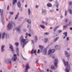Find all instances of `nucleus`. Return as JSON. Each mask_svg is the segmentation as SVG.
<instances>
[{"instance_id":"nucleus-41","label":"nucleus","mask_w":72,"mask_h":72,"mask_svg":"<svg viewBox=\"0 0 72 72\" xmlns=\"http://www.w3.org/2000/svg\"><path fill=\"white\" fill-rule=\"evenodd\" d=\"M33 49H32L31 52V54H33Z\"/></svg>"},{"instance_id":"nucleus-43","label":"nucleus","mask_w":72,"mask_h":72,"mask_svg":"<svg viewBox=\"0 0 72 72\" xmlns=\"http://www.w3.org/2000/svg\"><path fill=\"white\" fill-rule=\"evenodd\" d=\"M10 14L11 15H13L14 14V12H10Z\"/></svg>"},{"instance_id":"nucleus-3","label":"nucleus","mask_w":72,"mask_h":72,"mask_svg":"<svg viewBox=\"0 0 72 72\" xmlns=\"http://www.w3.org/2000/svg\"><path fill=\"white\" fill-rule=\"evenodd\" d=\"M2 39H9V35L8 34H6L5 32H4L2 34Z\"/></svg>"},{"instance_id":"nucleus-53","label":"nucleus","mask_w":72,"mask_h":72,"mask_svg":"<svg viewBox=\"0 0 72 72\" xmlns=\"http://www.w3.org/2000/svg\"><path fill=\"white\" fill-rule=\"evenodd\" d=\"M70 24H71V22H70L68 24V25L69 26H70Z\"/></svg>"},{"instance_id":"nucleus-62","label":"nucleus","mask_w":72,"mask_h":72,"mask_svg":"<svg viewBox=\"0 0 72 72\" xmlns=\"http://www.w3.org/2000/svg\"><path fill=\"white\" fill-rule=\"evenodd\" d=\"M67 22V19H66L65 21V22Z\"/></svg>"},{"instance_id":"nucleus-51","label":"nucleus","mask_w":72,"mask_h":72,"mask_svg":"<svg viewBox=\"0 0 72 72\" xmlns=\"http://www.w3.org/2000/svg\"><path fill=\"white\" fill-rule=\"evenodd\" d=\"M39 8V6L37 5H36L35 6V8H36L37 9Z\"/></svg>"},{"instance_id":"nucleus-42","label":"nucleus","mask_w":72,"mask_h":72,"mask_svg":"<svg viewBox=\"0 0 72 72\" xmlns=\"http://www.w3.org/2000/svg\"><path fill=\"white\" fill-rule=\"evenodd\" d=\"M67 28L66 26H65L63 27V30H66V29Z\"/></svg>"},{"instance_id":"nucleus-57","label":"nucleus","mask_w":72,"mask_h":72,"mask_svg":"<svg viewBox=\"0 0 72 72\" xmlns=\"http://www.w3.org/2000/svg\"><path fill=\"white\" fill-rule=\"evenodd\" d=\"M28 35L29 37H31V35L30 34H28Z\"/></svg>"},{"instance_id":"nucleus-7","label":"nucleus","mask_w":72,"mask_h":72,"mask_svg":"<svg viewBox=\"0 0 72 72\" xmlns=\"http://www.w3.org/2000/svg\"><path fill=\"white\" fill-rule=\"evenodd\" d=\"M9 48L10 49L11 51V52L13 53H14V48H13V46L12 45V44H9Z\"/></svg>"},{"instance_id":"nucleus-64","label":"nucleus","mask_w":72,"mask_h":72,"mask_svg":"<svg viewBox=\"0 0 72 72\" xmlns=\"http://www.w3.org/2000/svg\"><path fill=\"white\" fill-rule=\"evenodd\" d=\"M70 30H72V28H70Z\"/></svg>"},{"instance_id":"nucleus-32","label":"nucleus","mask_w":72,"mask_h":72,"mask_svg":"<svg viewBox=\"0 0 72 72\" xmlns=\"http://www.w3.org/2000/svg\"><path fill=\"white\" fill-rule=\"evenodd\" d=\"M63 35H64L66 36V37H67V32H65L63 33Z\"/></svg>"},{"instance_id":"nucleus-9","label":"nucleus","mask_w":72,"mask_h":72,"mask_svg":"<svg viewBox=\"0 0 72 72\" xmlns=\"http://www.w3.org/2000/svg\"><path fill=\"white\" fill-rule=\"evenodd\" d=\"M5 62L6 63H8V64H11V63H12V61H11V59L10 58L6 60H5Z\"/></svg>"},{"instance_id":"nucleus-12","label":"nucleus","mask_w":72,"mask_h":72,"mask_svg":"<svg viewBox=\"0 0 72 72\" xmlns=\"http://www.w3.org/2000/svg\"><path fill=\"white\" fill-rule=\"evenodd\" d=\"M66 69L65 71L66 72H69L70 71V70H71L70 67L69 66L66 68Z\"/></svg>"},{"instance_id":"nucleus-18","label":"nucleus","mask_w":72,"mask_h":72,"mask_svg":"<svg viewBox=\"0 0 72 72\" xmlns=\"http://www.w3.org/2000/svg\"><path fill=\"white\" fill-rule=\"evenodd\" d=\"M17 2V0H13V3H12V6H14V5Z\"/></svg>"},{"instance_id":"nucleus-33","label":"nucleus","mask_w":72,"mask_h":72,"mask_svg":"<svg viewBox=\"0 0 72 72\" xmlns=\"http://www.w3.org/2000/svg\"><path fill=\"white\" fill-rule=\"evenodd\" d=\"M52 69H55V67L53 65H52L51 67Z\"/></svg>"},{"instance_id":"nucleus-31","label":"nucleus","mask_w":72,"mask_h":72,"mask_svg":"<svg viewBox=\"0 0 72 72\" xmlns=\"http://www.w3.org/2000/svg\"><path fill=\"white\" fill-rule=\"evenodd\" d=\"M42 23H44V24L45 25H48V22H46L42 21Z\"/></svg>"},{"instance_id":"nucleus-20","label":"nucleus","mask_w":72,"mask_h":72,"mask_svg":"<svg viewBox=\"0 0 72 72\" xmlns=\"http://www.w3.org/2000/svg\"><path fill=\"white\" fill-rule=\"evenodd\" d=\"M25 20L26 21H27L28 23H31V21L30 19H25Z\"/></svg>"},{"instance_id":"nucleus-39","label":"nucleus","mask_w":72,"mask_h":72,"mask_svg":"<svg viewBox=\"0 0 72 72\" xmlns=\"http://www.w3.org/2000/svg\"><path fill=\"white\" fill-rule=\"evenodd\" d=\"M36 50H35L33 51V53L35 54V55H37V54H36Z\"/></svg>"},{"instance_id":"nucleus-5","label":"nucleus","mask_w":72,"mask_h":72,"mask_svg":"<svg viewBox=\"0 0 72 72\" xmlns=\"http://www.w3.org/2000/svg\"><path fill=\"white\" fill-rule=\"evenodd\" d=\"M55 52V50L54 49H53L52 50L50 49L48 51V53L49 55H50L51 54H53Z\"/></svg>"},{"instance_id":"nucleus-47","label":"nucleus","mask_w":72,"mask_h":72,"mask_svg":"<svg viewBox=\"0 0 72 72\" xmlns=\"http://www.w3.org/2000/svg\"><path fill=\"white\" fill-rule=\"evenodd\" d=\"M22 57L23 59H24V60H27V59L26 58H24L22 56Z\"/></svg>"},{"instance_id":"nucleus-52","label":"nucleus","mask_w":72,"mask_h":72,"mask_svg":"<svg viewBox=\"0 0 72 72\" xmlns=\"http://www.w3.org/2000/svg\"><path fill=\"white\" fill-rule=\"evenodd\" d=\"M37 54H39V53H40V50H38V52H37Z\"/></svg>"},{"instance_id":"nucleus-34","label":"nucleus","mask_w":72,"mask_h":72,"mask_svg":"<svg viewBox=\"0 0 72 72\" xmlns=\"http://www.w3.org/2000/svg\"><path fill=\"white\" fill-rule=\"evenodd\" d=\"M56 4H57V5H56L57 8H58V6H59V3H58V2H56Z\"/></svg>"},{"instance_id":"nucleus-4","label":"nucleus","mask_w":72,"mask_h":72,"mask_svg":"<svg viewBox=\"0 0 72 72\" xmlns=\"http://www.w3.org/2000/svg\"><path fill=\"white\" fill-rule=\"evenodd\" d=\"M12 24L10 23H9L8 24V26L7 27V30H10L11 28L13 27V26H12V24H13L14 25H15V24L13 22H12Z\"/></svg>"},{"instance_id":"nucleus-60","label":"nucleus","mask_w":72,"mask_h":72,"mask_svg":"<svg viewBox=\"0 0 72 72\" xmlns=\"http://www.w3.org/2000/svg\"><path fill=\"white\" fill-rule=\"evenodd\" d=\"M1 33H0V39H1Z\"/></svg>"},{"instance_id":"nucleus-21","label":"nucleus","mask_w":72,"mask_h":72,"mask_svg":"<svg viewBox=\"0 0 72 72\" xmlns=\"http://www.w3.org/2000/svg\"><path fill=\"white\" fill-rule=\"evenodd\" d=\"M47 7L49 8L50 7H51V6H52V5H51V4L50 3H48L47 4Z\"/></svg>"},{"instance_id":"nucleus-30","label":"nucleus","mask_w":72,"mask_h":72,"mask_svg":"<svg viewBox=\"0 0 72 72\" xmlns=\"http://www.w3.org/2000/svg\"><path fill=\"white\" fill-rule=\"evenodd\" d=\"M48 41V38H46L44 39V42L46 43V42H47Z\"/></svg>"},{"instance_id":"nucleus-35","label":"nucleus","mask_w":72,"mask_h":72,"mask_svg":"<svg viewBox=\"0 0 72 72\" xmlns=\"http://www.w3.org/2000/svg\"><path fill=\"white\" fill-rule=\"evenodd\" d=\"M15 45H16V46H18V45H19V43L18 42H16L15 44Z\"/></svg>"},{"instance_id":"nucleus-58","label":"nucleus","mask_w":72,"mask_h":72,"mask_svg":"<svg viewBox=\"0 0 72 72\" xmlns=\"http://www.w3.org/2000/svg\"><path fill=\"white\" fill-rule=\"evenodd\" d=\"M38 61H39V60H37L36 61V62H35V63H37V62H38Z\"/></svg>"},{"instance_id":"nucleus-36","label":"nucleus","mask_w":72,"mask_h":72,"mask_svg":"<svg viewBox=\"0 0 72 72\" xmlns=\"http://www.w3.org/2000/svg\"><path fill=\"white\" fill-rule=\"evenodd\" d=\"M50 11L51 13H52V12H55V10H50Z\"/></svg>"},{"instance_id":"nucleus-56","label":"nucleus","mask_w":72,"mask_h":72,"mask_svg":"<svg viewBox=\"0 0 72 72\" xmlns=\"http://www.w3.org/2000/svg\"><path fill=\"white\" fill-rule=\"evenodd\" d=\"M20 10L21 11H22V10H23V8H22L21 7L20 8Z\"/></svg>"},{"instance_id":"nucleus-50","label":"nucleus","mask_w":72,"mask_h":72,"mask_svg":"<svg viewBox=\"0 0 72 72\" xmlns=\"http://www.w3.org/2000/svg\"><path fill=\"white\" fill-rule=\"evenodd\" d=\"M7 10H9V6H8L7 8Z\"/></svg>"},{"instance_id":"nucleus-40","label":"nucleus","mask_w":72,"mask_h":72,"mask_svg":"<svg viewBox=\"0 0 72 72\" xmlns=\"http://www.w3.org/2000/svg\"><path fill=\"white\" fill-rule=\"evenodd\" d=\"M31 42H32V44H31L32 45H33V44H34V42L33 41V40H31Z\"/></svg>"},{"instance_id":"nucleus-6","label":"nucleus","mask_w":72,"mask_h":72,"mask_svg":"<svg viewBox=\"0 0 72 72\" xmlns=\"http://www.w3.org/2000/svg\"><path fill=\"white\" fill-rule=\"evenodd\" d=\"M25 68V72H28V69H29L30 68V67L29 66L28 63H27L26 65Z\"/></svg>"},{"instance_id":"nucleus-63","label":"nucleus","mask_w":72,"mask_h":72,"mask_svg":"<svg viewBox=\"0 0 72 72\" xmlns=\"http://www.w3.org/2000/svg\"><path fill=\"white\" fill-rule=\"evenodd\" d=\"M63 17V16H61L60 18H62Z\"/></svg>"},{"instance_id":"nucleus-14","label":"nucleus","mask_w":72,"mask_h":72,"mask_svg":"<svg viewBox=\"0 0 72 72\" xmlns=\"http://www.w3.org/2000/svg\"><path fill=\"white\" fill-rule=\"evenodd\" d=\"M5 46L4 45L2 46H1V52L3 53V52H4V51H5V50H4V48Z\"/></svg>"},{"instance_id":"nucleus-13","label":"nucleus","mask_w":72,"mask_h":72,"mask_svg":"<svg viewBox=\"0 0 72 72\" xmlns=\"http://www.w3.org/2000/svg\"><path fill=\"white\" fill-rule=\"evenodd\" d=\"M64 54L67 57H69L70 56V55H69V53L67 51H64Z\"/></svg>"},{"instance_id":"nucleus-16","label":"nucleus","mask_w":72,"mask_h":72,"mask_svg":"<svg viewBox=\"0 0 72 72\" xmlns=\"http://www.w3.org/2000/svg\"><path fill=\"white\" fill-rule=\"evenodd\" d=\"M47 51L46 48H45L42 51L44 53V55H46V54Z\"/></svg>"},{"instance_id":"nucleus-29","label":"nucleus","mask_w":72,"mask_h":72,"mask_svg":"<svg viewBox=\"0 0 72 72\" xmlns=\"http://www.w3.org/2000/svg\"><path fill=\"white\" fill-rule=\"evenodd\" d=\"M35 42H36L37 41V36H35Z\"/></svg>"},{"instance_id":"nucleus-11","label":"nucleus","mask_w":72,"mask_h":72,"mask_svg":"<svg viewBox=\"0 0 72 72\" xmlns=\"http://www.w3.org/2000/svg\"><path fill=\"white\" fill-rule=\"evenodd\" d=\"M3 10H1L0 9V13L1 15V20L3 21Z\"/></svg>"},{"instance_id":"nucleus-15","label":"nucleus","mask_w":72,"mask_h":72,"mask_svg":"<svg viewBox=\"0 0 72 72\" xmlns=\"http://www.w3.org/2000/svg\"><path fill=\"white\" fill-rule=\"evenodd\" d=\"M21 28V26H19L18 27H17L16 29V30L18 32H21V30H20V28Z\"/></svg>"},{"instance_id":"nucleus-59","label":"nucleus","mask_w":72,"mask_h":72,"mask_svg":"<svg viewBox=\"0 0 72 72\" xmlns=\"http://www.w3.org/2000/svg\"><path fill=\"white\" fill-rule=\"evenodd\" d=\"M68 24H67L66 26H65V27H67H67H68Z\"/></svg>"},{"instance_id":"nucleus-49","label":"nucleus","mask_w":72,"mask_h":72,"mask_svg":"<svg viewBox=\"0 0 72 72\" xmlns=\"http://www.w3.org/2000/svg\"><path fill=\"white\" fill-rule=\"evenodd\" d=\"M65 16L67 15V11H66L65 12Z\"/></svg>"},{"instance_id":"nucleus-22","label":"nucleus","mask_w":72,"mask_h":72,"mask_svg":"<svg viewBox=\"0 0 72 72\" xmlns=\"http://www.w3.org/2000/svg\"><path fill=\"white\" fill-rule=\"evenodd\" d=\"M17 6L19 8H21V3L20 2H18L17 3Z\"/></svg>"},{"instance_id":"nucleus-23","label":"nucleus","mask_w":72,"mask_h":72,"mask_svg":"<svg viewBox=\"0 0 72 72\" xmlns=\"http://www.w3.org/2000/svg\"><path fill=\"white\" fill-rule=\"evenodd\" d=\"M40 28H42L43 29H44L45 28V26L43 25L40 24Z\"/></svg>"},{"instance_id":"nucleus-27","label":"nucleus","mask_w":72,"mask_h":72,"mask_svg":"<svg viewBox=\"0 0 72 72\" xmlns=\"http://www.w3.org/2000/svg\"><path fill=\"white\" fill-rule=\"evenodd\" d=\"M46 10H45V9H43L42 10V13L45 14V13H46Z\"/></svg>"},{"instance_id":"nucleus-38","label":"nucleus","mask_w":72,"mask_h":72,"mask_svg":"<svg viewBox=\"0 0 72 72\" xmlns=\"http://www.w3.org/2000/svg\"><path fill=\"white\" fill-rule=\"evenodd\" d=\"M69 13L71 14H72V10H69Z\"/></svg>"},{"instance_id":"nucleus-54","label":"nucleus","mask_w":72,"mask_h":72,"mask_svg":"<svg viewBox=\"0 0 72 72\" xmlns=\"http://www.w3.org/2000/svg\"><path fill=\"white\" fill-rule=\"evenodd\" d=\"M69 4L70 5H71V4H72V2H70L69 3Z\"/></svg>"},{"instance_id":"nucleus-1","label":"nucleus","mask_w":72,"mask_h":72,"mask_svg":"<svg viewBox=\"0 0 72 72\" xmlns=\"http://www.w3.org/2000/svg\"><path fill=\"white\" fill-rule=\"evenodd\" d=\"M15 50L16 51L17 54H14L13 57L12 58V61H15L16 59H17V55H18V57H19V48L17 47L15 48Z\"/></svg>"},{"instance_id":"nucleus-48","label":"nucleus","mask_w":72,"mask_h":72,"mask_svg":"<svg viewBox=\"0 0 72 72\" xmlns=\"http://www.w3.org/2000/svg\"><path fill=\"white\" fill-rule=\"evenodd\" d=\"M69 37H67L66 38V40L67 41H69Z\"/></svg>"},{"instance_id":"nucleus-17","label":"nucleus","mask_w":72,"mask_h":72,"mask_svg":"<svg viewBox=\"0 0 72 72\" xmlns=\"http://www.w3.org/2000/svg\"><path fill=\"white\" fill-rule=\"evenodd\" d=\"M59 37H57L55 39H53V42H57V40L59 39Z\"/></svg>"},{"instance_id":"nucleus-19","label":"nucleus","mask_w":72,"mask_h":72,"mask_svg":"<svg viewBox=\"0 0 72 72\" xmlns=\"http://www.w3.org/2000/svg\"><path fill=\"white\" fill-rule=\"evenodd\" d=\"M55 49L56 50H60V47H59V46H58V45H56L55 46Z\"/></svg>"},{"instance_id":"nucleus-61","label":"nucleus","mask_w":72,"mask_h":72,"mask_svg":"<svg viewBox=\"0 0 72 72\" xmlns=\"http://www.w3.org/2000/svg\"><path fill=\"white\" fill-rule=\"evenodd\" d=\"M48 1H50V2L53 1V0H48Z\"/></svg>"},{"instance_id":"nucleus-55","label":"nucleus","mask_w":72,"mask_h":72,"mask_svg":"<svg viewBox=\"0 0 72 72\" xmlns=\"http://www.w3.org/2000/svg\"><path fill=\"white\" fill-rule=\"evenodd\" d=\"M62 32V31L60 30H59L58 31V33H60V32Z\"/></svg>"},{"instance_id":"nucleus-46","label":"nucleus","mask_w":72,"mask_h":72,"mask_svg":"<svg viewBox=\"0 0 72 72\" xmlns=\"http://www.w3.org/2000/svg\"><path fill=\"white\" fill-rule=\"evenodd\" d=\"M23 31L25 32H26V31H27V29H23Z\"/></svg>"},{"instance_id":"nucleus-24","label":"nucleus","mask_w":72,"mask_h":72,"mask_svg":"<svg viewBox=\"0 0 72 72\" xmlns=\"http://www.w3.org/2000/svg\"><path fill=\"white\" fill-rule=\"evenodd\" d=\"M39 47L40 48V49H41V51H42V49H43V48H44V46H41V45H39Z\"/></svg>"},{"instance_id":"nucleus-10","label":"nucleus","mask_w":72,"mask_h":72,"mask_svg":"<svg viewBox=\"0 0 72 72\" xmlns=\"http://www.w3.org/2000/svg\"><path fill=\"white\" fill-rule=\"evenodd\" d=\"M62 62L64 63L65 67H66V66L68 65V62H65L64 59H63Z\"/></svg>"},{"instance_id":"nucleus-28","label":"nucleus","mask_w":72,"mask_h":72,"mask_svg":"<svg viewBox=\"0 0 72 72\" xmlns=\"http://www.w3.org/2000/svg\"><path fill=\"white\" fill-rule=\"evenodd\" d=\"M19 12H18L17 14V15L15 17V20H16L17 19V18H18V15H19Z\"/></svg>"},{"instance_id":"nucleus-2","label":"nucleus","mask_w":72,"mask_h":72,"mask_svg":"<svg viewBox=\"0 0 72 72\" xmlns=\"http://www.w3.org/2000/svg\"><path fill=\"white\" fill-rule=\"evenodd\" d=\"M20 39L21 41V44L22 45L23 48H24V46L27 44V43L28 42V41H26V39H24L23 36H21L20 38ZM26 41V42H25Z\"/></svg>"},{"instance_id":"nucleus-25","label":"nucleus","mask_w":72,"mask_h":72,"mask_svg":"<svg viewBox=\"0 0 72 72\" xmlns=\"http://www.w3.org/2000/svg\"><path fill=\"white\" fill-rule=\"evenodd\" d=\"M59 26H58L55 28L54 29V31H56L57 30V29L58 28H59Z\"/></svg>"},{"instance_id":"nucleus-26","label":"nucleus","mask_w":72,"mask_h":72,"mask_svg":"<svg viewBox=\"0 0 72 72\" xmlns=\"http://www.w3.org/2000/svg\"><path fill=\"white\" fill-rule=\"evenodd\" d=\"M28 14L29 15H30L31 14V11L30 10V8L28 9Z\"/></svg>"},{"instance_id":"nucleus-45","label":"nucleus","mask_w":72,"mask_h":72,"mask_svg":"<svg viewBox=\"0 0 72 72\" xmlns=\"http://www.w3.org/2000/svg\"><path fill=\"white\" fill-rule=\"evenodd\" d=\"M49 34L48 32H46L44 33V35H48Z\"/></svg>"},{"instance_id":"nucleus-37","label":"nucleus","mask_w":72,"mask_h":72,"mask_svg":"<svg viewBox=\"0 0 72 72\" xmlns=\"http://www.w3.org/2000/svg\"><path fill=\"white\" fill-rule=\"evenodd\" d=\"M25 34L26 35V36L25 37V39H27V36H28V33H26Z\"/></svg>"},{"instance_id":"nucleus-44","label":"nucleus","mask_w":72,"mask_h":72,"mask_svg":"<svg viewBox=\"0 0 72 72\" xmlns=\"http://www.w3.org/2000/svg\"><path fill=\"white\" fill-rule=\"evenodd\" d=\"M27 27L30 29L31 28V26L28 24Z\"/></svg>"},{"instance_id":"nucleus-8","label":"nucleus","mask_w":72,"mask_h":72,"mask_svg":"<svg viewBox=\"0 0 72 72\" xmlns=\"http://www.w3.org/2000/svg\"><path fill=\"white\" fill-rule=\"evenodd\" d=\"M58 59H55V62H54V64L56 68H57L58 66H57V64H58Z\"/></svg>"}]
</instances>
